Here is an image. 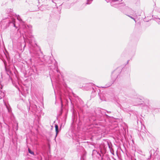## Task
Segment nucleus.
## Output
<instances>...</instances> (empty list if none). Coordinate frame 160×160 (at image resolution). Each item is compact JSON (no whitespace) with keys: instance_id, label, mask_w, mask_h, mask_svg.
<instances>
[{"instance_id":"obj_20","label":"nucleus","mask_w":160,"mask_h":160,"mask_svg":"<svg viewBox=\"0 0 160 160\" xmlns=\"http://www.w3.org/2000/svg\"><path fill=\"white\" fill-rule=\"evenodd\" d=\"M108 147L109 148H110V144H109V142H108Z\"/></svg>"},{"instance_id":"obj_4","label":"nucleus","mask_w":160,"mask_h":160,"mask_svg":"<svg viewBox=\"0 0 160 160\" xmlns=\"http://www.w3.org/2000/svg\"><path fill=\"white\" fill-rule=\"evenodd\" d=\"M39 52L33 51L32 53H31V55L32 57L36 59L39 58Z\"/></svg>"},{"instance_id":"obj_24","label":"nucleus","mask_w":160,"mask_h":160,"mask_svg":"<svg viewBox=\"0 0 160 160\" xmlns=\"http://www.w3.org/2000/svg\"><path fill=\"white\" fill-rule=\"evenodd\" d=\"M108 113H111V112H107Z\"/></svg>"},{"instance_id":"obj_22","label":"nucleus","mask_w":160,"mask_h":160,"mask_svg":"<svg viewBox=\"0 0 160 160\" xmlns=\"http://www.w3.org/2000/svg\"><path fill=\"white\" fill-rule=\"evenodd\" d=\"M156 157H154L153 159V160H156Z\"/></svg>"},{"instance_id":"obj_23","label":"nucleus","mask_w":160,"mask_h":160,"mask_svg":"<svg viewBox=\"0 0 160 160\" xmlns=\"http://www.w3.org/2000/svg\"><path fill=\"white\" fill-rule=\"evenodd\" d=\"M17 130H18V124H17Z\"/></svg>"},{"instance_id":"obj_8","label":"nucleus","mask_w":160,"mask_h":160,"mask_svg":"<svg viewBox=\"0 0 160 160\" xmlns=\"http://www.w3.org/2000/svg\"><path fill=\"white\" fill-rule=\"evenodd\" d=\"M15 19H12V21L11 22H10L9 23H12L13 24L14 27L17 28V27L15 25Z\"/></svg>"},{"instance_id":"obj_14","label":"nucleus","mask_w":160,"mask_h":160,"mask_svg":"<svg viewBox=\"0 0 160 160\" xmlns=\"http://www.w3.org/2000/svg\"><path fill=\"white\" fill-rule=\"evenodd\" d=\"M155 21L158 23H159L160 22V18H156Z\"/></svg>"},{"instance_id":"obj_15","label":"nucleus","mask_w":160,"mask_h":160,"mask_svg":"<svg viewBox=\"0 0 160 160\" xmlns=\"http://www.w3.org/2000/svg\"><path fill=\"white\" fill-rule=\"evenodd\" d=\"M2 86L1 85H0V93H1L2 92L1 90L2 89Z\"/></svg>"},{"instance_id":"obj_25","label":"nucleus","mask_w":160,"mask_h":160,"mask_svg":"<svg viewBox=\"0 0 160 160\" xmlns=\"http://www.w3.org/2000/svg\"><path fill=\"white\" fill-rule=\"evenodd\" d=\"M26 46V44H25V45H24V47L25 46Z\"/></svg>"},{"instance_id":"obj_18","label":"nucleus","mask_w":160,"mask_h":160,"mask_svg":"<svg viewBox=\"0 0 160 160\" xmlns=\"http://www.w3.org/2000/svg\"><path fill=\"white\" fill-rule=\"evenodd\" d=\"M7 108V109H8V112H10L11 111V108Z\"/></svg>"},{"instance_id":"obj_3","label":"nucleus","mask_w":160,"mask_h":160,"mask_svg":"<svg viewBox=\"0 0 160 160\" xmlns=\"http://www.w3.org/2000/svg\"><path fill=\"white\" fill-rule=\"evenodd\" d=\"M119 74V72H117V70L114 71L112 73L111 75V78L112 81L113 82L118 77V75Z\"/></svg>"},{"instance_id":"obj_27","label":"nucleus","mask_w":160,"mask_h":160,"mask_svg":"<svg viewBox=\"0 0 160 160\" xmlns=\"http://www.w3.org/2000/svg\"><path fill=\"white\" fill-rule=\"evenodd\" d=\"M20 33H21V31H20Z\"/></svg>"},{"instance_id":"obj_6","label":"nucleus","mask_w":160,"mask_h":160,"mask_svg":"<svg viewBox=\"0 0 160 160\" xmlns=\"http://www.w3.org/2000/svg\"><path fill=\"white\" fill-rule=\"evenodd\" d=\"M122 1V0H118V2H114V4H116V6H113L115 8L118 7L119 5L120 2Z\"/></svg>"},{"instance_id":"obj_5","label":"nucleus","mask_w":160,"mask_h":160,"mask_svg":"<svg viewBox=\"0 0 160 160\" xmlns=\"http://www.w3.org/2000/svg\"><path fill=\"white\" fill-rule=\"evenodd\" d=\"M105 1L107 2H110L111 5L112 6H116V4H114V2H118V0H105Z\"/></svg>"},{"instance_id":"obj_26","label":"nucleus","mask_w":160,"mask_h":160,"mask_svg":"<svg viewBox=\"0 0 160 160\" xmlns=\"http://www.w3.org/2000/svg\"><path fill=\"white\" fill-rule=\"evenodd\" d=\"M44 62V61H42V62Z\"/></svg>"},{"instance_id":"obj_13","label":"nucleus","mask_w":160,"mask_h":160,"mask_svg":"<svg viewBox=\"0 0 160 160\" xmlns=\"http://www.w3.org/2000/svg\"><path fill=\"white\" fill-rule=\"evenodd\" d=\"M87 2L86 3L87 4H89L91 3V2L92 0H87Z\"/></svg>"},{"instance_id":"obj_12","label":"nucleus","mask_w":160,"mask_h":160,"mask_svg":"<svg viewBox=\"0 0 160 160\" xmlns=\"http://www.w3.org/2000/svg\"><path fill=\"white\" fill-rule=\"evenodd\" d=\"M28 151L31 154H32L33 155H34V152L31 151L29 148L28 149Z\"/></svg>"},{"instance_id":"obj_17","label":"nucleus","mask_w":160,"mask_h":160,"mask_svg":"<svg viewBox=\"0 0 160 160\" xmlns=\"http://www.w3.org/2000/svg\"><path fill=\"white\" fill-rule=\"evenodd\" d=\"M92 84L91 83H89L87 84V86L89 87H91L92 86Z\"/></svg>"},{"instance_id":"obj_19","label":"nucleus","mask_w":160,"mask_h":160,"mask_svg":"<svg viewBox=\"0 0 160 160\" xmlns=\"http://www.w3.org/2000/svg\"><path fill=\"white\" fill-rule=\"evenodd\" d=\"M156 158L158 159V160H159L158 159H160V157H159V156H157Z\"/></svg>"},{"instance_id":"obj_11","label":"nucleus","mask_w":160,"mask_h":160,"mask_svg":"<svg viewBox=\"0 0 160 160\" xmlns=\"http://www.w3.org/2000/svg\"><path fill=\"white\" fill-rule=\"evenodd\" d=\"M152 152H154V149H151L150 152V154H151V155H150V157H149V158H148V159L147 160H149L150 159V158H151V156H152V154H151V153H152Z\"/></svg>"},{"instance_id":"obj_16","label":"nucleus","mask_w":160,"mask_h":160,"mask_svg":"<svg viewBox=\"0 0 160 160\" xmlns=\"http://www.w3.org/2000/svg\"><path fill=\"white\" fill-rule=\"evenodd\" d=\"M128 16L130 17L131 18H132V19H133L136 22V21L135 20V19L132 16L129 15H128Z\"/></svg>"},{"instance_id":"obj_1","label":"nucleus","mask_w":160,"mask_h":160,"mask_svg":"<svg viewBox=\"0 0 160 160\" xmlns=\"http://www.w3.org/2000/svg\"><path fill=\"white\" fill-rule=\"evenodd\" d=\"M22 28L24 33H22V34L24 42L26 43V42H27L31 45L32 41L34 40L33 36L30 34H28L27 32L28 28L25 25H23Z\"/></svg>"},{"instance_id":"obj_7","label":"nucleus","mask_w":160,"mask_h":160,"mask_svg":"<svg viewBox=\"0 0 160 160\" xmlns=\"http://www.w3.org/2000/svg\"><path fill=\"white\" fill-rule=\"evenodd\" d=\"M55 131L56 132V134L55 137H57V136L58 133L59 132L58 126L57 124L55 125Z\"/></svg>"},{"instance_id":"obj_2","label":"nucleus","mask_w":160,"mask_h":160,"mask_svg":"<svg viewBox=\"0 0 160 160\" xmlns=\"http://www.w3.org/2000/svg\"><path fill=\"white\" fill-rule=\"evenodd\" d=\"M54 66L55 68L53 70H50L49 74L52 82V79L53 80L55 79L58 82L59 81L60 73L58 70L56 62L55 64H54Z\"/></svg>"},{"instance_id":"obj_10","label":"nucleus","mask_w":160,"mask_h":160,"mask_svg":"<svg viewBox=\"0 0 160 160\" xmlns=\"http://www.w3.org/2000/svg\"><path fill=\"white\" fill-rule=\"evenodd\" d=\"M17 19L18 20V21H19L20 22H23L22 19H21V18H20V17L19 15L17 16Z\"/></svg>"},{"instance_id":"obj_9","label":"nucleus","mask_w":160,"mask_h":160,"mask_svg":"<svg viewBox=\"0 0 160 160\" xmlns=\"http://www.w3.org/2000/svg\"><path fill=\"white\" fill-rule=\"evenodd\" d=\"M141 99L139 98H138L137 99L136 101L137 102V104H142V103L141 102Z\"/></svg>"},{"instance_id":"obj_21","label":"nucleus","mask_w":160,"mask_h":160,"mask_svg":"<svg viewBox=\"0 0 160 160\" xmlns=\"http://www.w3.org/2000/svg\"><path fill=\"white\" fill-rule=\"evenodd\" d=\"M9 18V15H8V16L6 17H5V18Z\"/></svg>"}]
</instances>
